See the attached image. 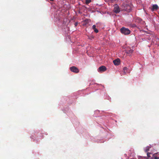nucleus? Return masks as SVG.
Segmentation results:
<instances>
[{
    "instance_id": "0eeeda50",
    "label": "nucleus",
    "mask_w": 159,
    "mask_h": 159,
    "mask_svg": "<svg viewBox=\"0 0 159 159\" xmlns=\"http://www.w3.org/2000/svg\"><path fill=\"white\" fill-rule=\"evenodd\" d=\"M96 25H93L92 26V28L94 30L95 32L97 33L98 32V30L96 29Z\"/></svg>"
},
{
    "instance_id": "f8f14e48",
    "label": "nucleus",
    "mask_w": 159,
    "mask_h": 159,
    "mask_svg": "<svg viewBox=\"0 0 159 159\" xmlns=\"http://www.w3.org/2000/svg\"><path fill=\"white\" fill-rule=\"evenodd\" d=\"M78 25V23H75V26H76Z\"/></svg>"
},
{
    "instance_id": "6e6552de",
    "label": "nucleus",
    "mask_w": 159,
    "mask_h": 159,
    "mask_svg": "<svg viewBox=\"0 0 159 159\" xmlns=\"http://www.w3.org/2000/svg\"><path fill=\"white\" fill-rule=\"evenodd\" d=\"M124 72L125 74L126 73H128V72L127 71V68L126 67H124L123 69Z\"/></svg>"
},
{
    "instance_id": "1a4fd4ad",
    "label": "nucleus",
    "mask_w": 159,
    "mask_h": 159,
    "mask_svg": "<svg viewBox=\"0 0 159 159\" xmlns=\"http://www.w3.org/2000/svg\"><path fill=\"white\" fill-rule=\"evenodd\" d=\"M133 51L132 50L130 49L129 50H128V51H127L126 53L127 54H129L132 53V52H133Z\"/></svg>"
},
{
    "instance_id": "7ed1b4c3",
    "label": "nucleus",
    "mask_w": 159,
    "mask_h": 159,
    "mask_svg": "<svg viewBox=\"0 0 159 159\" xmlns=\"http://www.w3.org/2000/svg\"><path fill=\"white\" fill-rule=\"evenodd\" d=\"M106 70L107 68L105 66H102L98 68V71L99 72L102 73L106 71Z\"/></svg>"
},
{
    "instance_id": "9d476101",
    "label": "nucleus",
    "mask_w": 159,
    "mask_h": 159,
    "mask_svg": "<svg viewBox=\"0 0 159 159\" xmlns=\"http://www.w3.org/2000/svg\"><path fill=\"white\" fill-rule=\"evenodd\" d=\"M91 0H86L85 3L88 4L91 2Z\"/></svg>"
},
{
    "instance_id": "4468645a",
    "label": "nucleus",
    "mask_w": 159,
    "mask_h": 159,
    "mask_svg": "<svg viewBox=\"0 0 159 159\" xmlns=\"http://www.w3.org/2000/svg\"><path fill=\"white\" fill-rule=\"evenodd\" d=\"M50 0V1H53V0Z\"/></svg>"
},
{
    "instance_id": "39448f33",
    "label": "nucleus",
    "mask_w": 159,
    "mask_h": 159,
    "mask_svg": "<svg viewBox=\"0 0 159 159\" xmlns=\"http://www.w3.org/2000/svg\"><path fill=\"white\" fill-rule=\"evenodd\" d=\"M120 61L119 59H117L113 61L114 64L115 65H118L120 64Z\"/></svg>"
},
{
    "instance_id": "20e7f679",
    "label": "nucleus",
    "mask_w": 159,
    "mask_h": 159,
    "mask_svg": "<svg viewBox=\"0 0 159 159\" xmlns=\"http://www.w3.org/2000/svg\"><path fill=\"white\" fill-rule=\"evenodd\" d=\"M70 69L71 71L75 73H78L79 72V70L75 66H72L70 67Z\"/></svg>"
},
{
    "instance_id": "ddd939ff",
    "label": "nucleus",
    "mask_w": 159,
    "mask_h": 159,
    "mask_svg": "<svg viewBox=\"0 0 159 159\" xmlns=\"http://www.w3.org/2000/svg\"><path fill=\"white\" fill-rule=\"evenodd\" d=\"M155 159H159V158H157V157H155Z\"/></svg>"
},
{
    "instance_id": "423d86ee",
    "label": "nucleus",
    "mask_w": 159,
    "mask_h": 159,
    "mask_svg": "<svg viewBox=\"0 0 159 159\" xmlns=\"http://www.w3.org/2000/svg\"><path fill=\"white\" fill-rule=\"evenodd\" d=\"M158 8V7L157 4L153 5L152 6V7L151 9V10L152 11H154L155 10H157Z\"/></svg>"
},
{
    "instance_id": "f257e3e1",
    "label": "nucleus",
    "mask_w": 159,
    "mask_h": 159,
    "mask_svg": "<svg viewBox=\"0 0 159 159\" xmlns=\"http://www.w3.org/2000/svg\"><path fill=\"white\" fill-rule=\"evenodd\" d=\"M120 31L122 34L125 35L129 34L130 32V30L128 29L123 27L121 29Z\"/></svg>"
},
{
    "instance_id": "9b49d317",
    "label": "nucleus",
    "mask_w": 159,
    "mask_h": 159,
    "mask_svg": "<svg viewBox=\"0 0 159 159\" xmlns=\"http://www.w3.org/2000/svg\"><path fill=\"white\" fill-rule=\"evenodd\" d=\"M127 9H128V11H130L131 10V7L130 6H127Z\"/></svg>"
},
{
    "instance_id": "f03ea898",
    "label": "nucleus",
    "mask_w": 159,
    "mask_h": 159,
    "mask_svg": "<svg viewBox=\"0 0 159 159\" xmlns=\"http://www.w3.org/2000/svg\"><path fill=\"white\" fill-rule=\"evenodd\" d=\"M113 11L116 13H118L120 11L119 7L117 4H116L114 5Z\"/></svg>"
}]
</instances>
